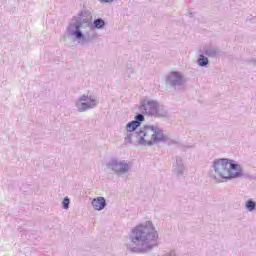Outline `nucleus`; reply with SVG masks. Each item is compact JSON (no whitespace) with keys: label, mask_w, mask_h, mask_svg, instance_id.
Masks as SVG:
<instances>
[{"label":"nucleus","mask_w":256,"mask_h":256,"mask_svg":"<svg viewBox=\"0 0 256 256\" xmlns=\"http://www.w3.org/2000/svg\"><path fill=\"white\" fill-rule=\"evenodd\" d=\"M129 239L131 242L127 245V249L131 253H149L155 247H159V233L151 221L134 227Z\"/></svg>","instance_id":"f257e3e1"},{"label":"nucleus","mask_w":256,"mask_h":256,"mask_svg":"<svg viewBox=\"0 0 256 256\" xmlns=\"http://www.w3.org/2000/svg\"><path fill=\"white\" fill-rule=\"evenodd\" d=\"M165 131L157 125H145L135 132H130L124 138L126 144L131 143L135 147H153L159 143H166Z\"/></svg>","instance_id":"f03ea898"},{"label":"nucleus","mask_w":256,"mask_h":256,"mask_svg":"<svg viewBox=\"0 0 256 256\" xmlns=\"http://www.w3.org/2000/svg\"><path fill=\"white\" fill-rule=\"evenodd\" d=\"M214 179H237L243 177L241 165L227 158L216 159L213 162Z\"/></svg>","instance_id":"7ed1b4c3"},{"label":"nucleus","mask_w":256,"mask_h":256,"mask_svg":"<svg viewBox=\"0 0 256 256\" xmlns=\"http://www.w3.org/2000/svg\"><path fill=\"white\" fill-rule=\"evenodd\" d=\"M81 27H83V22L81 20H76L68 25L66 31L68 35L75 37L78 43L81 45H87V43H91V38L83 35Z\"/></svg>","instance_id":"20e7f679"},{"label":"nucleus","mask_w":256,"mask_h":256,"mask_svg":"<svg viewBox=\"0 0 256 256\" xmlns=\"http://www.w3.org/2000/svg\"><path fill=\"white\" fill-rule=\"evenodd\" d=\"M97 105H99V100L96 96H89L85 94L80 96L75 102V107L78 113H85V111L95 109Z\"/></svg>","instance_id":"39448f33"},{"label":"nucleus","mask_w":256,"mask_h":256,"mask_svg":"<svg viewBox=\"0 0 256 256\" xmlns=\"http://www.w3.org/2000/svg\"><path fill=\"white\" fill-rule=\"evenodd\" d=\"M106 166L113 171L116 175H125L129 173V162L126 160H119L117 158H111Z\"/></svg>","instance_id":"423d86ee"},{"label":"nucleus","mask_w":256,"mask_h":256,"mask_svg":"<svg viewBox=\"0 0 256 256\" xmlns=\"http://www.w3.org/2000/svg\"><path fill=\"white\" fill-rule=\"evenodd\" d=\"M158 104L159 102L157 100H153L148 97H145L141 101L139 111L143 113V115H150L151 117H153V115H155V111H156L155 109Z\"/></svg>","instance_id":"0eeeda50"},{"label":"nucleus","mask_w":256,"mask_h":256,"mask_svg":"<svg viewBox=\"0 0 256 256\" xmlns=\"http://www.w3.org/2000/svg\"><path fill=\"white\" fill-rule=\"evenodd\" d=\"M166 82L171 87H181L183 85V76L179 72H170L166 78Z\"/></svg>","instance_id":"6e6552de"},{"label":"nucleus","mask_w":256,"mask_h":256,"mask_svg":"<svg viewBox=\"0 0 256 256\" xmlns=\"http://www.w3.org/2000/svg\"><path fill=\"white\" fill-rule=\"evenodd\" d=\"M185 164L183 163V158L181 156L176 157V163L173 164V174L177 177H181L185 173Z\"/></svg>","instance_id":"1a4fd4ad"},{"label":"nucleus","mask_w":256,"mask_h":256,"mask_svg":"<svg viewBox=\"0 0 256 256\" xmlns=\"http://www.w3.org/2000/svg\"><path fill=\"white\" fill-rule=\"evenodd\" d=\"M153 117H158L162 119H169V111L167 108L161 104H157Z\"/></svg>","instance_id":"9d476101"},{"label":"nucleus","mask_w":256,"mask_h":256,"mask_svg":"<svg viewBox=\"0 0 256 256\" xmlns=\"http://www.w3.org/2000/svg\"><path fill=\"white\" fill-rule=\"evenodd\" d=\"M92 206L96 211H103V208L107 206V202L103 197L94 198Z\"/></svg>","instance_id":"9b49d317"},{"label":"nucleus","mask_w":256,"mask_h":256,"mask_svg":"<svg viewBox=\"0 0 256 256\" xmlns=\"http://www.w3.org/2000/svg\"><path fill=\"white\" fill-rule=\"evenodd\" d=\"M219 53L221 52L217 48H213V47L204 48V55H206V57H217Z\"/></svg>","instance_id":"f8f14e48"},{"label":"nucleus","mask_w":256,"mask_h":256,"mask_svg":"<svg viewBox=\"0 0 256 256\" xmlns=\"http://www.w3.org/2000/svg\"><path fill=\"white\" fill-rule=\"evenodd\" d=\"M197 63L199 67H207L209 65V59L205 55L200 54Z\"/></svg>","instance_id":"ddd939ff"},{"label":"nucleus","mask_w":256,"mask_h":256,"mask_svg":"<svg viewBox=\"0 0 256 256\" xmlns=\"http://www.w3.org/2000/svg\"><path fill=\"white\" fill-rule=\"evenodd\" d=\"M139 127L140 126L137 125V122L133 120L126 125V131H128L129 133H135L136 129Z\"/></svg>","instance_id":"4468645a"},{"label":"nucleus","mask_w":256,"mask_h":256,"mask_svg":"<svg viewBox=\"0 0 256 256\" xmlns=\"http://www.w3.org/2000/svg\"><path fill=\"white\" fill-rule=\"evenodd\" d=\"M246 210L249 211L250 213H253L256 209V202L253 201V199H249L246 204H245Z\"/></svg>","instance_id":"2eb2a0df"},{"label":"nucleus","mask_w":256,"mask_h":256,"mask_svg":"<svg viewBox=\"0 0 256 256\" xmlns=\"http://www.w3.org/2000/svg\"><path fill=\"white\" fill-rule=\"evenodd\" d=\"M93 26L95 27V29H103V27H105V20L101 18L95 19L93 22Z\"/></svg>","instance_id":"dca6fc26"},{"label":"nucleus","mask_w":256,"mask_h":256,"mask_svg":"<svg viewBox=\"0 0 256 256\" xmlns=\"http://www.w3.org/2000/svg\"><path fill=\"white\" fill-rule=\"evenodd\" d=\"M143 121H145V116L142 114H137L135 116L134 122L137 123L138 126L141 127V123H143Z\"/></svg>","instance_id":"f3484780"},{"label":"nucleus","mask_w":256,"mask_h":256,"mask_svg":"<svg viewBox=\"0 0 256 256\" xmlns=\"http://www.w3.org/2000/svg\"><path fill=\"white\" fill-rule=\"evenodd\" d=\"M70 203H71V200L69 199V197H65L62 202L63 209H69Z\"/></svg>","instance_id":"a211bd4d"},{"label":"nucleus","mask_w":256,"mask_h":256,"mask_svg":"<svg viewBox=\"0 0 256 256\" xmlns=\"http://www.w3.org/2000/svg\"><path fill=\"white\" fill-rule=\"evenodd\" d=\"M100 3H113L115 0H99Z\"/></svg>","instance_id":"6ab92c4d"},{"label":"nucleus","mask_w":256,"mask_h":256,"mask_svg":"<svg viewBox=\"0 0 256 256\" xmlns=\"http://www.w3.org/2000/svg\"><path fill=\"white\" fill-rule=\"evenodd\" d=\"M249 63H253L254 65H256V58L255 59H252V60H248Z\"/></svg>","instance_id":"aec40b11"}]
</instances>
